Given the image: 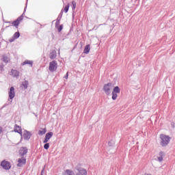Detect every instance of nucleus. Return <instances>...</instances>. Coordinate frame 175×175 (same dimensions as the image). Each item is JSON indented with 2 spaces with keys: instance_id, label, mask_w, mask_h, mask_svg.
Masks as SVG:
<instances>
[{
  "instance_id": "28",
  "label": "nucleus",
  "mask_w": 175,
  "mask_h": 175,
  "mask_svg": "<svg viewBox=\"0 0 175 175\" xmlns=\"http://www.w3.org/2000/svg\"><path fill=\"white\" fill-rule=\"evenodd\" d=\"M24 16V13L22 14V16H19L16 21H18V23H20V21H22L23 18V16Z\"/></svg>"
},
{
  "instance_id": "14",
  "label": "nucleus",
  "mask_w": 175,
  "mask_h": 175,
  "mask_svg": "<svg viewBox=\"0 0 175 175\" xmlns=\"http://www.w3.org/2000/svg\"><path fill=\"white\" fill-rule=\"evenodd\" d=\"M49 58L51 59H55V58H57V51H55V50H53L50 53Z\"/></svg>"
},
{
  "instance_id": "2",
  "label": "nucleus",
  "mask_w": 175,
  "mask_h": 175,
  "mask_svg": "<svg viewBox=\"0 0 175 175\" xmlns=\"http://www.w3.org/2000/svg\"><path fill=\"white\" fill-rule=\"evenodd\" d=\"M111 90H113V84L108 83L103 86V91L106 95H110L111 94Z\"/></svg>"
},
{
  "instance_id": "25",
  "label": "nucleus",
  "mask_w": 175,
  "mask_h": 175,
  "mask_svg": "<svg viewBox=\"0 0 175 175\" xmlns=\"http://www.w3.org/2000/svg\"><path fill=\"white\" fill-rule=\"evenodd\" d=\"M44 148L45 149V150H47L48 148H50V144H49V143H45V144L44 145Z\"/></svg>"
},
{
  "instance_id": "20",
  "label": "nucleus",
  "mask_w": 175,
  "mask_h": 175,
  "mask_svg": "<svg viewBox=\"0 0 175 175\" xmlns=\"http://www.w3.org/2000/svg\"><path fill=\"white\" fill-rule=\"evenodd\" d=\"M163 152H160L159 155V157H158V161L159 162H162V161H163Z\"/></svg>"
},
{
  "instance_id": "13",
  "label": "nucleus",
  "mask_w": 175,
  "mask_h": 175,
  "mask_svg": "<svg viewBox=\"0 0 175 175\" xmlns=\"http://www.w3.org/2000/svg\"><path fill=\"white\" fill-rule=\"evenodd\" d=\"M28 85H29V83L28 82V81H23L21 85V88H22V90H27V88H28Z\"/></svg>"
},
{
  "instance_id": "3",
  "label": "nucleus",
  "mask_w": 175,
  "mask_h": 175,
  "mask_svg": "<svg viewBox=\"0 0 175 175\" xmlns=\"http://www.w3.org/2000/svg\"><path fill=\"white\" fill-rule=\"evenodd\" d=\"M58 68V64L57 63V61L53 60L49 63V70L50 72H55Z\"/></svg>"
},
{
  "instance_id": "22",
  "label": "nucleus",
  "mask_w": 175,
  "mask_h": 175,
  "mask_svg": "<svg viewBox=\"0 0 175 175\" xmlns=\"http://www.w3.org/2000/svg\"><path fill=\"white\" fill-rule=\"evenodd\" d=\"M12 25H14V27H16V28H17L18 27V25H20V22H18V21L16 20L14 21H13L12 23Z\"/></svg>"
},
{
  "instance_id": "11",
  "label": "nucleus",
  "mask_w": 175,
  "mask_h": 175,
  "mask_svg": "<svg viewBox=\"0 0 175 175\" xmlns=\"http://www.w3.org/2000/svg\"><path fill=\"white\" fill-rule=\"evenodd\" d=\"M18 163L17 164V166L18 167H21L23 165H25V163H27V159H25V158L18 159Z\"/></svg>"
},
{
  "instance_id": "36",
  "label": "nucleus",
  "mask_w": 175,
  "mask_h": 175,
  "mask_svg": "<svg viewBox=\"0 0 175 175\" xmlns=\"http://www.w3.org/2000/svg\"><path fill=\"white\" fill-rule=\"evenodd\" d=\"M62 14H63V12H62V11H61V12H60V14H59V16H60L61 17H62Z\"/></svg>"
},
{
  "instance_id": "34",
  "label": "nucleus",
  "mask_w": 175,
  "mask_h": 175,
  "mask_svg": "<svg viewBox=\"0 0 175 175\" xmlns=\"http://www.w3.org/2000/svg\"><path fill=\"white\" fill-rule=\"evenodd\" d=\"M4 66H3V64H1V65L0 66V69H1V71L3 70Z\"/></svg>"
},
{
  "instance_id": "6",
  "label": "nucleus",
  "mask_w": 175,
  "mask_h": 175,
  "mask_svg": "<svg viewBox=\"0 0 175 175\" xmlns=\"http://www.w3.org/2000/svg\"><path fill=\"white\" fill-rule=\"evenodd\" d=\"M9 94V99H13L14 96H16V94L14 92V87H11L10 88V91L8 92Z\"/></svg>"
},
{
  "instance_id": "37",
  "label": "nucleus",
  "mask_w": 175,
  "mask_h": 175,
  "mask_svg": "<svg viewBox=\"0 0 175 175\" xmlns=\"http://www.w3.org/2000/svg\"><path fill=\"white\" fill-rule=\"evenodd\" d=\"M100 25H103V24H100V25L97 27V28H99V27H100Z\"/></svg>"
},
{
  "instance_id": "10",
  "label": "nucleus",
  "mask_w": 175,
  "mask_h": 175,
  "mask_svg": "<svg viewBox=\"0 0 175 175\" xmlns=\"http://www.w3.org/2000/svg\"><path fill=\"white\" fill-rule=\"evenodd\" d=\"M77 170H78V172L76 174V175H87V171L84 168H78L77 167H75Z\"/></svg>"
},
{
  "instance_id": "26",
  "label": "nucleus",
  "mask_w": 175,
  "mask_h": 175,
  "mask_svg": "<svg viewBox=\"0 0 175 175\" xmlns=\"http://www.w3.org/2000/svg\"><path fill=\"white\" fill-rule=\"evenodd\" d=\"M72 10H76V1H72Z\"/></svg>"
},
{
  "instance_id": "31",
  "label": "nucleus",
  "mask_w": 175,
  "mask_h": 175,
  "mask_svg": "<svg viewBox=\"0 0 175 175\" xmlns=\"http://www.w3.org/2000/svg\"><path fill=\"white\" fill-rule=\"evenodd\" d=\"M62 29H63L62 25H60V26L57 28L58 32H61V31H62Z\"/></svg>"
},
{
  "instance_id": "5",
  "label": "nucleus",
  "mask_w": 175,
  "mask_h": 175,
  "mask_svg": "<svg viewBox=\"0 0 175 175\" xmlns=\"http://www.w3.org/2000/svg\"><path fill=\"white\" fill-rule=\"evenodd\" d=\"M10 75L13 77H16V79H18L20 77V71H18L17 70L12 69L10 72Z\"/></svg>"
},
{
  "instance_id": "4",
  "label": "nucleus",
  "mask_w": 175,
  "mask_h": 175,
  "mask_svg": "<svg viewBox=\"0 0 175 175\" xmlns=\"http://www.w3.org/2000/svg\"><path fill=\"white\" fill-rule=\"evenodd\" d=\"M1 166H2L3 169H5V170H9V169H10V163L3 161L1 163Z\"/></svg>"
},
{
  "instance_id": "32",
  "label": "nucleus",
  "mask_w": 175,
  "mask_h": 175,
  "mask_svg": "<svg viewBox=\"0 0 175 175\" xmlns=\"http://www.w3.org/2000/svg\"><path fill=\"white\" fill-rule=\"evenodd\" d=\"M68 77H69L68 72L66 73V76L64 77V79H66V80H68Z\"/></svg>"
},
{
  "instance_id": "33",
  "label": "nucleus",
  "mask_w": 175,
  "mask_h": 175,
  "mask_svg": "<svg viewBox=\"0 0 175 175\" xmlns=\"http://www.w3.org/2000/svg\"><path fill=\"white\" fill-rule=\"evenodd\" d=\"M40 175H44V167L41 171Z\"/></svg>"
},
{
  "instance_id": "29",
  "label": "nucleus",
  "mask_w": 175,
  "mask_h": 175,
  "mask_svg": "<svg viewBox=\"0 0 175 175\" xmlns=\"http://www.w3.org/2000/svg\"><path fill=\"white\" fill-rule=\"evenodd\" d=\"M113 144H114V141L111 140L108 142V146H109V147H111V146H113Z\"/></svg>"
},
{
  "instance_id": "38",
  "label": "nucleus",
  "mask_w": 175,
  "mask_h": 175,
  "mask_svg": "<svg viewBox=\"0 0 175 175\" xmlns=\"http://www.w3.org/2000/svg\"><path fill=\"white\" fill-rule=\"evenodd\" d=\"M58 24H59V22L57 21L56 22V25H58Z\"/></svg>"
},
{
  "instance_id": "12",
  "label": "nucleus",
  "mask_w": 175,
  "mask_h": 175,
  "mask_svg": "<svg viewBox=\"0 0 175 175\" xmlns=\"http://www.w3.org/2000/svg\"><path fill=\"white\" fill-rule=\"evenodd\" d=\"M28 152V148L27 147H22L19 150V154H21V157H24Z\"/></svg>"
},
{
  "instance_id": "21",
  "label": "nucleus",
  "mask_w": 175,
  "mask_h": 175,
  "mask_svg": "<svg viewBox=\"0 0 175 175\" xmlns=\"http://www.w3.org/2000/svg\"><path fill=\"white\" fill-rule=\"evenodd\" d=\"M112 92H113L115 94H120V88L118 86H116L113 88V90Z\"/></svg>"
},
{
  "instance_id": "23",
  "label": "nucleus",
  "mask_w": 175,
  "mask_h": 175,
  "mask_svg": "<svg viewBox=\"0 0 175 175\" xmlns=\"http://www.w3.org/2000/svg\"><path fill=\"white\" fill-rule=\"evenodd\" d=\"M13 36L16 39H18L20 38V32H18V31L15 32Z\"/></svg>"
},
{
  "instance_id": "24",
  "label": "nucleus",
  "mask_w": 175,
  "mask_h": 175,
  "mask_svg": "<svg viewBox=\"0 0 175 175\" xmlns=\"http://www.w3.org/2000/svg\"><path fill=\"white\" fill-rule=\"evenodd\" d=\"M117 93H114L113 92H112V99L113 100H116V99H117Z\"/></svg>"
},
{
  "instance_id": "19",
  "label": "nucleus",
  "mask_w": 175,
  "mask_h": 175,
  "mask_svg": "<svg viewBox=\"0 0 175 175\" xmlns=\"http://www.w3.org/2000/svg\"><path fill=\"white\" fill-rule=\"evenodd\" d=\"M46 132H47V130L46 129H42V130L38 131V135H40V136H43Z\"/></svg>"
},
{
  "instance_id": "8",
  "label": "nucleus",
  "mask_w": 175,
  "mask_h": 175,
  "mask_svg": "<svg viewBox=\"0 0 175 175\" xmlns=\"http://www.w3.org/2000/svg\"><path fill=\"white\" fill-rule=\"evenodd\" d=\"M53 135L54 133L53 132H49L46 134L43 143H48L49 140H50L51 137H53Z\"/></svg>"
},
{
  "instance_id": "27",
  "label": "nucleus",
  "mask_w": 175,
  "mask_h": 175,
  "mask_svg": "<svg viewBox=\"0 0 175 175\" xmlns=\"http://www.w3.org/2000/svg\"><path fill=\"white\" fill-rule=\"evenodd\" d=\"M69 8H70L69 4L65 6V8H64L65 13H66L67 12H69Z\"/></svg>"
},
{
  "instance_id": "17",
  "label": "nucleus",
  "mask_w": 175,
  "mask_h": 175,
  "mask_svg": "<svg viewBox=\"0 0 175 175\" xmlns=\"http://www.w3.org/2000/svg\"><path fill=\"white\" fill-rule=\"evenodd\" d=\"M63 175H75V172L70 170H66L64 173Z\"/></svg>"
},
{
  "instance_id": "18",
  "label": "nucleus",
  "mask_w": 175,
  "mask_h": 175,
  "mask_svg": "<svg viewBox=\"0 0 175 175\" xmlns=\"http://www.w3.org/2000/svg\"><path fill=\"white\" fill-rule=\"evenodd\" d=\"M3 61L5 62V64H8L10 62V58L8 57L6 55H3Z\"/></svg>"
},
{
  "instance_id": "15",
  "label": "nucleus",
  "mask_w": 175,
  "mask_h": 175,
  "mask_svg": "<svg viewBox=\"0 0 175 175\" xmlns=\"http://www.w3.org/2000/svg\"><path fill=\"white\" fill-rule=\"evenodd\" d=\"M90 50H91V47L90 46V44H88L85 46V49L83 50V53L88 54Z\"/></svg>"
},
{
  "instance_id": "7",
  "label": "nucleus",
  "mask_w": 175,
  "mask_h": 175,
  "mask_svg": "<svg viewBox=\"0 0 175 175\" xmlns=\"http://www.w3.org/2000/svg\"><path fill=\"white\" fill-rule=\"evenodd\" d=\"M31 136H32V134H31V132L25 130L23 132V138L25 140H29L31 139Z\"/></svg>"
},
{
  "instance_id": "1",
  "label": "nucleus",
  "mask_w": 175,
  "mask_h": 175,
  "mask_svg": "<svg viewBox=\"0 0 175 175\" xmlns=\"http://www.w3.org/2000/svg\"><path fill=\"white\" fill-rule=\"evenodd\" d=\"M170 140H172L170 136L165 134L160 135V146L161 147H166L170 143Z\"/></svg>"
},
{
  "instance_id": "35",
  "label": "nucleus",
  "mask_w": 175,
  "mask_h": 175,
  "mask_svg": "<svg viewBox=\"0 0 175 175\" xmlns=\"http://www.w3.org/2000/svg\"><path fill=\"white\" fill-rule=\"evenodd\" d=\"M3 129H2L1 126H0V135L2 133V131H3Z\"/></svg>"
},
{
  "instance_id": "40",
  "label": "nucleus",
  "mask_w": 175,
  "mask_h": 175,
  "mask_svg": "<svg viewBox=\"0 0 175 175\" xmlns=\"http://www.w3.org/2000/svg\"><path fill=\"white\" fill-rule=\"evenodd\" d=\"M93 29H95V27L93 28Z\"/></svg>"
},
{
  "instance_id": "9",
  "label": "nucleus",
  "mask_w": 175,
  "mask_h": 175,
  "mask_svg": "<svg viewBox=\"0 0 175 175\" xmlns=\"http://www.w3.org/2000/svg\"><path fill=\"white\" fill-rule=\"evenodd\" d=\"M14 132H16V133H19L21 136H23V130H21V127L17 124L14 125Z\"/></svg>"
},
{
  "instance_id": "30",
  "label": "nucleus",
  "mask_w": 175,
  "mask_h": 175,
  "mask_svg": "<svg viewBox=\"0 0 175 175\" xmlns=\"http://www.w3.org/2000/svg\"><path fill=\"white\" fill-rule=\"evenodd\" d=\"M14 40H16V38L14 36L9 39V42H10V43L13 42Z\"/></svg>"
},
{
  "instance_id": "39",
  "label": "nucleus",
  "mask_w": 175,
  "mask_h": 175,
  "mask_svg": "<svg viewBox=\"0 0 175 175\" xmlns=\"http://www.w3.org/2000/svg\"><path fill=\"white\" fill-rule=\"evenodd\" d=\"M26 9H27V7H25V9H24V13H25Z\"/></svg>"
},
{
  "instance_id": "16",
  "label": "nucleus",
  "mask_w": 175,
  "mask_h": 175,
  "mask_svg": "<svg viewBox=\"0 0 175 175\" xmlns=\"http://www.w3.org/2000/svg\"><path fill=\"white\" fill-rule=\"evenodd\" d=\"M22 65H30V66L32 67V66L33 65V62L26 59L25 60V62H23Z\"/></svg>"
}]
</instances>
